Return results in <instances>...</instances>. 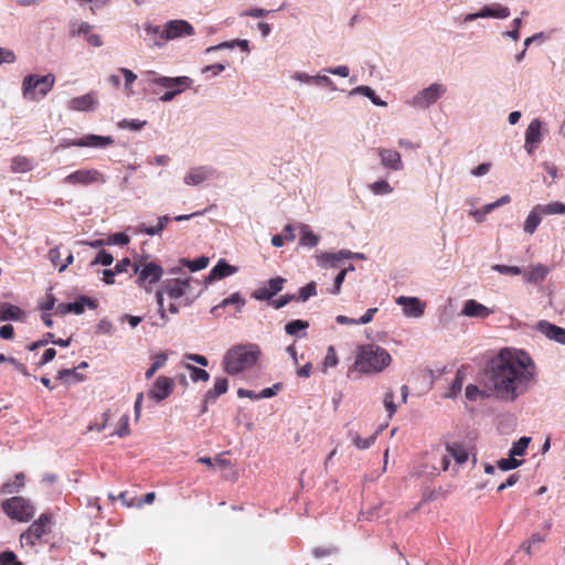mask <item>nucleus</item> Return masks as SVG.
<instances>
[{"mask_svg": "<svg viewBox=\"0 0 565 565\" xmlns=\"http://www.w3.org/2000/svg\"><path fill=\"white\" fill-rule=\"evenodd\" d=\"M482 387H479L476 384H469L466 386L465 396L470 402L484 401L490 397H494V392L492 387L487 385V377L484 373L482 374V380L480 381Z\"/></svg>", "mask_w": 565, "mask_h": 565, "instance_id": "412c9836", "label": "nucleus"}, {"mask_svg": "<svg viewBox=\"0 0 565 565\" xmlns=\"http://www.w3.org/2000/svg\"><path fill=\"white\" fill-rule=\"evenodd\" d=\"M26 313L19 306L9 302L0 303V322L3 321H25Z\"/></svg>", "mask_w": 565, "mask_h": 565, "instance_id": "cd10ccee", "label": "nucleus"}, {"mask_svg": "<svg viewBox=\"0 0 565 565\" xmlns=\"http://www.w3.org/2000/svg\"><path fill=\"white\" fill-rule=\"evenodd\" d=\"M146 88H151L157 85L166 89V93L160 96V102H171L177 95L185 92L193 84V79L189 76H161L153 71L146 73V77L141 82Z\"/></svg>", "mask_w": 565, "mask_h": 565, "instance_id": "20e7f679", "label": "nucleus"}, {"mask_svg": "<svg viewBox=\"0 0 565 565\" xmlns=\"http://www.w3.org/2000/svg\"><path fill=\"white\" fill-rule=\"evenodd\" d=\"M543 218V214L541 213L537 205H535L530 213L527 214L524 224L523 230L526 234L532 235L540 226Z\"/></svg>", "mask_w": 565, "mask_h": 565, "instance_id": "2f4dec72", "label": "nucleus"}, {"mask_svg": "<svg viewBox=\"0 0 565 565\" xmlns=\"http://www.w3.org/2000/svg\"><path fill=\"white\" fill-rule=\"evenodd\" d=\"M111 136H99L94 134L85 135L82 138L70 139L65 141L66 147L96 148L105 149L114 145Z\"/></svg>", "mask_w": 565, "mask_h": 565, "instance_id": "2eb2a0df", "label": "nucleus"}, {"mask_svg": "<svg viewBox=\"0 0 565 565\" xmlns=\"http://www.w3.org/2000/svg\"><path fill=\"white\" fill-rule=\"evenodd\" d=\"M309 328V322L301 319H296L288 322L285 326V331L288 335L296 338H305L307 335V329Z\"/></svg>", "mask_w": 565, "mask_h": 565, "instance_id": "72a5a7b5", "label": "nucleus"}, {"mask_svg": "<svg viewBox=\"0 0 565 565\" xmlns=\"http://www.w3.org/2000/svg\"><path fill=\"white\" fill-rule=\"evenodd\" d=\"M492 269L502 275H521L523 271L519 266H509L503 264H495L492 266Z\"/></svg>", "mask_w": 565, "mask_h": 565, "instance_id": "bf43d9fd", "label": "nucleus"}, {"mask_svg": "<svg viewBox=\"0 0 565 565\" xmlns=\"http://www.w3.org/2000/svg\"><path fill=\"white\" fill-rule=\"evenodd\" d=\"M25 483V476L23 472H19L14 476V480L12 482H4L1 487V493L3 494H12L19 492Z\"/></svg>", "mask_w": 565, "mask_h": 565, "instance_id": "c9c22d12", "label": "nucleus"}, {"mask_svg": "<svg viewBox=\"0 0 565 565\" xmlns=\"http://www.w3.org/2000/svg\"><path fill=\"white\" fill-rule=\"evenodd\" d=\"M230 305H235L236 310L239 312L242 308L245 306V300L241 297L239 292H234L230 297L223 299L218 305L212 308V313H215L218 309L225 308Z\"/></svg>", "mask_w": 565, "mask_h": 565, "instance_id": "ea45409f", "label": "nucleus"}, {"mask_svg": "<svg viewBox=\"0 0 565 565\" xmlns=\"http://www.w3.org/2000/svg\"><path fill=\"white\" fill-rule=\"evenodd\" d=\"M547 128L544 127L540 118H534L530 121L524 136V149L529 154L534 153L542 142L544 134H547Z\"/></svg>", "mask_w": 565, "mask_h": 565, "instance_id": "ddd939ff", "label": "nucleus"}, {"mask_svg": "<svg viewBox=\"0 0 565 565\" xmlns=\"http://www.w3.org/2000/svg\"><path fill=\"white\" fill-rule=\"evenodd\" d=\"M376 153L380 158L383 168L390 171H401L404 169L402 156L398 151L380 147L376 149Z\"/></svg>", "mask_w": 565, "mask_h": 565, "instance_id": "f3484780", "label": "nucleus"}, {"mask_svg": "<svg viewBox=\"0 0 565 565\" xmlns=\"http://www.w3.org/2000/svg\"><path fill=\"white\" fill-rule=\"evenodd\" d=\"M113 262H114L113 255L109 252L102 249L98 252L96 257L90 262V266H96V265L109 266L113 264Z\"/></svg>", "mask_w": 565, "mask_h": 565, "instance_id": "864d4df0", "label": "nucleus"}, {"mask_svg": "<svg viewBox=\"0 0 565 565\" xmlns=\"http://www.w3.org/2000/svg\"><path fill=\"white\" fill-rule=\"evenodd\" d=\"M362 95L367 97L375 106L385 107L386 102L382 100L374 92L373 88L366 85L358 86L349 92V96Z\"/></svg>", "mask_w": 565, "mask_h": 565, "instance_id": "473e14b6", "label": "nucleus"}, {"mask_svg": "<svg viewBox=\"0 0 565 565\" xmlns=\"http://www.w3.org/2000/svg\"><path fill=\"white\" fill-rule=\"evenodd\" d=\"M396 303L403 307V313L408 318H419L424 315L425 303L417 297L399 296Z\"/></svg>", "mask_w": 565, "mask_h": 565, "instance_id": "6ab92c4d", "label": "nucleus"}, {"mask_svg": "<svg viewBox=\"0 0 565 565\" xmlns=\"http://www.w3.org/2000/svg\"><path fill=\"white\" fill-rule=\"evenodd\" d=\"M33 163L31 159L24 156H15L11 160V170L14 173H25L32 170Z\"/></svg>", "mask_w": 565, "mask_h": 565, "instance_id": "4c0bfd02", "label": "nucleus"}, {"mask_svg": "<svg viewBox=\"0 0 565 565\" xmlns=\"http://www.w3.org/2000/svg\"><path fill=\"white\" fill-rule=\"evenodd\" d=\"M168 274L174 277L167 278L162 282L167 296L173 300L186 296L191 290V277L188 276L180 266L169 268Z\"/></svg>", "mask_w": 565, "mask_h": 565, "instance_id": "0eeeda50", "label": "nucleus"}, {"mask_svg": "<svg viewBox=\"0 0 565 565\" xmlns=\"http://www.w3.org/2000/svg\"><path fill=\"white\" fill-rule=\"evenodd\" d=\"M260 354L257 344H237L226 351L222 360V367L231 376L238 375L253 369Z\"/></svg>", "mask_w": 565, "mask_h": 565, "instance_id": "f03ea898", "label": "nucleus"}, {"mask_svg": "<svg viewBox=\"0 0 565 565\" xmlns=\"http://www.w3.org/2000/svg\"><path fill=\"white\" fill-rule=\"evenodd\" d=\"M107 178L104 173L95 168L90 169H78L67 174L63 182L70 185H90L94 183H105Z\"/></svg>", "mask_w": 565, "mask_h": 565, "instance_id": "f8f14e48", "label": "nucleus"}, {"mask_svg": "<svg viewBox=\"0 0 565 565\" xmlns=\"http://www.w3.org/2000/svg\"><path fill=\"white\" fill-rule=\"evenodd\" d=\"M348 436L351 439L352 444L358 449L364 450V449L370 448L374 444V441L377 438V433H374L372 436H370L369 438H365V439L361 438V436L356 431H353V430H350L348 433Z\"/></svg>", "mask_w": 565, "mask_h": 565, "instance_id": "58836bf2", "label": "nucleus"}, {"mask_svg": "<svg viewBox=\"0 0 565 565\" xmlns=\"http://www.w3.org/2000/svg\"><path fill=\"white\" fill-rule=\"evenodd\" d=\"M492 313V309L478 302L475 299L466 300L461 309V315L469 318L486 319Z\"/></svg>", "mask_w": 565, "mask_h": 565, "instance_id": "393cba45", "label": "nucleus"}, {"mask_svg": "<svg viewBox=\"0 0 565 565\" xmlns=\"http://www.w3.org/2000/svg\"><path fill=\"white\" fill-rule=\"evenodd\" d=\"M119 72L124 75L125 78V90L128 96L134 94L131 85L137 79V75L129 68L120 67Z\"/></svg>", "mask_w": 565, "mask_h": 565, "instance_id": "603ef678", "label": "nucleus"}, {"mask_svg": "<svg viewBox=\"0 0 565 565\" xmlns=\"http://www.w3.org/2000/svg\"><path fill=\"white\" fill-rule=\"evenodd\" d=\"M550 273V268L545 265L537 264L532 266L527 270L523 271V276L529 284H540L542 282Z\"/></svg>", "mask_w": 565, "mask_h": 565, "instance_id": "c756f323", "label": "nucleus"}, {"mask_svg": "<svg viewBox=\"0 0 565 565\" xmlns=\"http://www.w3.org/2000/svg\"><path fill=\"white\" fill-rule=\"evenodd\" d=\"M209 257L200 256L193 260L181 258L179 260V264L189 268L190 271H199L201 269H204L209 265Z\"/></svg>", "mask_w": 565, "mask_h": 565, "instance_id": "37998d69", "label": "nucleus"}, {"mask_svg": "<svg viewBox=\"0 0 565 565\" xmlns=\"http://www.w3.org/2000/svg\"><path fill=\"white\" fill-rule=\"evenodd\" d=\"M522 463L521 460L515 459V457L509 456V458H502L498 461V467L502 471H509L516 469Z\"/></svg>", "mask_w": 565, "mask_h": 565, "instance_id": "5fc2aeb1", "label": "nucleus"}, {"mask_svg": "<svg viewBox=\"0 0 565 565\" xmlns=\"http://www.w3.org/2000/svg\"><path fill=\"white\" fill-rule=\"evenodd\" d=\"M130 435L129 428V416L124 414L119 419V428L111 434V436H118L120 438Z\"/></svg>", "mask_w": 565, "mask_h": 565, "instance_id": "13d9d810", "label": "nucleus"}, {"mask_svg": "<svg viewBox=\"0 0 565 565\" xmlns=\"http://www.w3.org/2000/svg\"><path fill=\"white\" fill-rule=\"evenodd\" d=\"M300 238L299 245L308 248L316 247L320 242V236L315 234L309 225L300 224Z\"/></svg>", "mask_w": 565, "mask_h": 565, "instance_id": "7c9ffc66", "label": "nucleus"}, {"mask_svg": "<svg viewBox=\"0 0 565 565\" xmlns=\"http://www.w3.org/2000/svg\"><path fill=\"white\" fill-rule=\"evenodd\" d=\"M292 300H295V295L286 294L280 296L278 299L269 300V305L275 309H280Z\"/></svg>", "mask_w": 565, "mask_h": 565, "instance_id": "338daca9", "label": "nucleus"}, {"mask_svg": "<svg viewBox=\"0 0 565 565\" xmlns=\"http://www.w3.org/2000/svg\"><path fill=\"white\" fill-rule=\"evenodd\" d=\"M218 178V172L211 166H198L191 168L184 175L183 182L189 186H199L204 182Z\"/></svg>", "mask_w": 565, "mask_h": 565, "instance_id": "4468645a", "label": "nucleus"}, {"mask_svg": "<svg viewBox=\"0 0 565 565\" xmlns=\"http://www.w3.org/2000/svg\"><path fill=\"white\" fill-rule=\"evenodd\" d=\"M227 388H228V381L226 377H216L215 381H214V386L209 390L205 395H204V399H203V409L202 412H206L207 409V404L210 403H214L218 396L225 394L227 392Z\"/></svg>", "mask_w": 565, "mask_h": 565, "instance_id": "bb28decb", "label": "nucleus"}, {"mask_svg": "<svg viewBox=\"0 0 565 565\" xmlns=\"http://www.w3.org/2000/svg\"><path fill=\"white\" fill-rule=\"evenodd\" d=\"M286 279L275 277L268 280L266 286L258 287L252 292V297L256 300H271L274 296L280 292L284 288Z\"/></svg>", "mask_w": 565, "mask_h": 565, "instance_id": "a211bd4d", "label": "nucleus"}, {"mask_svg": "<svg viewBox=\"0 0 565 565\" xmlns=\"http://www.w3.org/2000/svg\"><path fill=\"white\" fill-rule=\"evenodd\" d=\"M174 381L171 377L159 376L156 379L151 390L149 391V397L161 402L166 399L173 391Z\"/></svg>", "mask_w": 565, "mask_h": 565, "instance_id": "aec40b11", "label": "nucleus"}, {"mask_svg": "<svg viewBox=\"0 0 565 565\" xmlns=\"http://www.w3.org/2000/svg\"><path fill=\"white\" fill-rule=\"evenodd\" d=\"M384 407L388 414V417L391 418L395 412H396V405L394 403V392L392 390H388L384 395Z\"/></svg>", "mask_w": 565, "mask_h": 565, "instance_id": "680f3d73", "label": "nucleus"}, {"mask_svg": "<svg viewBox=\"0 0 565 565\" xmlns=\"http://www.w3.org/2000/svg\"><path fill=\"white\" fill-rule=\"evenodd\" d=\"M129 242H130V237L126 233L119 232V233H115V234L108 236L106 244L107 245L126 246L129 244Z\"/></svg>", "mask_w": 565, "mask_h": 565, "instance_id": "4d7b16f0", "label": "nucleus"}, {"mask_svg": "<svg viewBox=\"0 0 565 565\" xmlns=\"http://www.w3.org/2000/svg\"><path fill=\"white\" fill-rule=\"evenodd\" d=\"M238 271L236 266L230 265L224 258H221L215 266L210 270L205 278V285H209L215 280H221L228 276H232Z\"/></svg>", "mask_w": 565, "mask_h": 565, "instance_id": "b1692460", "label": "nucleus"}, {"mask_svg": "<svg viewBox=\"0 0 565 565\" xmlns=\"http://www.w3.org/2000/svg\"><path fill=\"white\" fill-rule=\"evenodd\" d=\"M185 369L190 372V379L194 383L199 381L206 382L210 379V374L203 369L196 367L192 364H185Z\"/></svg>", "mask_w": 565, "mask_h": 565, "instance_id": "09e8293b", "label": "nucleus"}, {"mask_svg": "<svg viewBox=\"0 0 565 565\" xmlns=\"http://www.w3.org/2000/svg\"><path fill=\"white\" fill-rule=\"evenodd\" d=\"M134 274L137 276L136 284L139 288L150 292L154 285H157L164 270L161 265L150 260L149 256H142L132 264Z\"/></svg>", "mask_w": 565, "mask_h": 565, "instance_id": "39448f33", "label": "nucleus"}, {"mask_svg": "<svg viewBox=\"0 0 565 565\" xmlns=\"http://www.w3.org/2000/svg\"><path fill=\"white\" fill-rule=\"evenodd\" d=\"M194 34V28L185 20H170L168 21L161 33V41L154 39L153 45L161 47L168 41H173L182 38H188Z\"/></svg>", "mask_w": 565, "mask_h": 565, "instance_id": "9d476101", "label": "nucleus"}, {"mask_svg": "<svg viewBox=\"0 0 565 565\" xmlns=\"http://www.w3.org/2000/svg\"><path fill=\"white\" fill-rule=\"evenodd\" d=\"M392 362L390 353L376 344L362 345L355 356V367L365 374L382 372Z\"/></svg>", "mask_w": 565, "mask_h": 565, "instance_id": "7ed1b4c3", "label": "nucleus"}, {"mask_svg": "<svg viewBox=\"0 0 565 565\" xmlns=\"http://www.w3.org/2000/svg\"><path fill=\"white\" fill-rule=\"evenodd\" d=\"M0 565H23L17 559L13 552L7 551L0 554Z\"/></svg>", "mask_w": 565, "mask_h": 565, "instance_id": "69168bd1", "label": "nucleus"}, {"mask_svg": "<svg viewBox=\"0 0 565 565\" xmlns=\"http://www.w3.org/2000/svg\"><path fill=\"white\" fill-rule=\"evenodd\" d=\"M55 84V76L52 73L45 75L28 74L22 81V96L26 100H36L38 97H45Z\"/></svg>", "mask_w": 565, "mask_h": 565, "instance_id": "423d86ee", "label": "nucleus"}, {"mask_svg": "<svg viewBox=\"0 0 565 565\" xmlns=\"http://www.w3.org/2000/svg\"><path fill=\"white\" fill-rule=\"evenodd\" d=\"M535 329L548 340L565 345V328L553 324L546 320H541L536 323Z\"/></svg>", "mask_w": 565, "mask_h": 565, "instance_id": "5701e85b", "label": "nucleus"}, {"mask_svg": "<svg viewBox=\"0 0 565 565\" xmlns=\"http://www.w3.org/2000/svg\"><path fill=\"white\" fill-rule=\"evenodd\" d=\"M98 105L96 94L90 92L70 99L67 107L73 111H93L97 109Z\"/></svg>", "mask_w": 565, "mask_h": 565, "instance_id": "4be33fe9", "label": "nucleus"}, {"mask_svg": "<svg viewBox=\"0 0 565 565\" xmlns=\"http://www.w3.org/2000/svg\"><path fill=\"white\" fill-rule=\"evenodd\" d=\"M446 451L457 465L465 463L469 458V451L467 447L459 441H452L446 444Z\"/></svg>", "mask_w": 565, "mask_h": 565, "instance_id": "c85d7f7f", "label": "nucleus"}, {"mask_svg": "<svg viewBox=\"0 0 565 565\" xmlns=\"http://www.w3.org/2000/svg\"><path fill=\"white\" fill-rule=\"evenodd\" d=\"M352 252L349 249H341L337 253L322 252L316 255L317 263L320 267H332L337 268L345 257L351 256Z\"/></svg>", "mask_w": 565, "mask_h": 565, "instance_id": "a878e982", "label": "nucleus"}, {"mask_svg": "<svg viewBox=\"0 0 565 565\" xmlns=\"http://www.w3.org/2000/svg\"><path fill=\"white\" fill-rule=\"evenodd\" d=\"M531 441V437H521L516 441L512 444V447L509 450V456L516 457L523 456L526 451V448Z\"/></svg>", "mask_w": 565, "mask_h": 565, "instance_id": "49530a36", "label": "nucleus"}, {"mask_svg": "<svg viewBox=\"0 0 565 565\" xmlns=\"http://www.w3.org/2000/svg\"><path fill=\"white\" fill-rule=\"evenodd\" d=\"M326 75L331 74L340 77H348L350 75V68L347 65H339L337 67H328L322 70Z\"/></svg>", "mask_w": 565, "mask_h": 565, "instance_id": "0e129e2a", "label": "nucleus"}, {"mask_svg": "<svg viewBox=\"0 0 565 565\" xmlns=\"http://www.w3.org/2000/svg\"><path fill=\"white\" fill-rule=\"evenodd\" d=\"M143 29L146 33L152 38V42L154 39H157V41H161V33L163 28L159 25H152L151 23L147 22L145 23Z\"/></svg>", "mask_w": 565, "mask_h": 565, "instance_id": "774afa93", "label": "nucleus"}, {"mask_svg": "<svg viewBox=\"0 0 565 565\" xmlns=\"http://www.w3.org/2000/svg\"><path fill=\"white\" fill-rule=\"evenodd\" d=\"M291 79L299 82L300 84L324 87L331 92L337 90L333 81L328 75L321 73H318L316 75H309L306 72L296 71L291 74Z\"/></svg>", "mask_w": 565, "mask_h": 565, "instance_id": "dca6fc26", "label": "nucleus"}, {"mask_svg": "<svg viewBox=\"0 0 565 565\" xmlns=\"http://www.w3.org/2000/svg\"><path fill=\"white\" fill-rule=\"evenodd\" d=\"M0 362L1 363H10L11 366H13L23 376H30V373L28 372L26 366L23 363L19 362L13 356H7L6 354L1 353L0 354Z\"/></svg>", "mask_w": 565, "mask_h": 565, "instance_id": "3c124183", "label": "nucleus"}, {"mask_svg": "<svg viewBox=\"0 0 565 565\" xmlns=\"http://www.w3.org/2000/svg\"><path fill=\"white\" fill-rule=\"evenodd\" d=\"M3 512L12 520L26 522L31 520L35 513V508L30 500L23 497H12L1 504Z\"/></svg>", "mask_w": 565, "mask_h": 565, "instance_id": "1a4fd4ad", "label": "nucleus"}, {"mask_svg": "<svg viewBox=\"0 0 565 565\" xmlns=\"http://www.w3.org/2000/svg\"><path fill=\"white\" fill-rule=\"evenodd\" d=\"M51 516L46 513L40 515L25 532L20 536L22 546H35L36 543L41 542L43 536L50 531Z\"/></svg>", "mask_w": 565, "mask_h": 565, "instance_id": "9b49d317", "label": "nucleus"}, {"mask_svg": "<svg viewBox=\"0 0 565 565\" xmlns=\"http://www.w3.org/2000/svg\"><path fill=\"white\" fill-rule=\"evenodd\" d=\"M147 125L146 120L140 119H122L117 124L120 129H129L132 131H139Z\"/></svg>", "mask_w": 565, "mask_h": 565, "instance_id": "8fccbe9b", "label": "nucleus"}, {"mask_svg": "<svg viewBox=\"0 0 565 565\" xmlns=\"http://www.w3.org/2000/svg\"><path fill=\"white\" fill-rule=\"evenodd\" d=\"M369 189L374 195H388L394 191V188L384 179L371 183Z\"/></svg>", "mask_w": 565, "mask_h": 565, "instance_id": "c03bdc74", "label": "nucleus"}, {"mask_svg": "<svg viewBox=\"0 0 565 565\" xmlns=\"http://www.w3.org/2000/svg\"><path fill=\"white\" fill-rule=\"evenodd\" d=\"M463 379H465V371L463 369H458L455 375V379L452 380L449 391L445 394L447 398H456L463 386Z\"/></svg>", "mask_w": 565, "mask_h": 565, "instance_id": "e433bc0d", "label": "nucleus"}, {"mask_svg": "<svg viewBox=\"0 0 565 565\" xmlns=\"http://www.w3.org/2000/svg\"><path fill=\"white\" fill-rule=\"evenodd\" d=\"M447 93L446 85L435 82L416 93L408 105L415 109L427 110Z\"/></svg>", "mask_w": 565, "mask_h": 565, "instance_id": "6e6552de", "label": "nucleus"}, {"mask_svg": "<svg viewBox=\"0 0 565 565\" xmlns=\"http://www.w3.org/2000/svg\"><path fill=\"white\" fill-rule=\"evenodd\" d=\"M93 26L88 22H74L72 23L71 33L72 35H88L92 31Z\"/></svg>", "mask_w": 565, "mask_h": 565, "instance_id": "052dcab7", "label": "nucleus"}, {"mask_svg": "<svg viewBox=\"0 0 565 565\" xmlns=\"http://www.w3.org/2000/svg\"><path fill=\"white\" fill-rule=\"evenodd\" d=\"M540 209L543 216L545 215H564L565 214V203L554 201L547 204H536Z\"/></svg>", "mask_w": 565, "mask_h": 565, "instance_id": "79ce46f5", "label": "nucleus"}, {"mask_svg": "<svg viewBox=\"0 0 565 565\" xmlns=\"http://www.w3.org/2000/svg\"><path fill=\"white\" fill-rule=\"evenodd\" d=\"M483 13L484 18H492V19H507L510 17L511 12L510 9L507 6L494 3L491 6H483Z\"/></svg>", "mask_w": 565, "mask_h": 565, "instance_id": "f704fd0d", "label": "nucleus"}, {"mask_svg": "<svg viewBox=\"0 0 565 565\" xmlns=\"http://www.w3.org/2000/svg\"><path fill=\"white\" fill-rule=\"evenodd\" d=\"M338 364V355L333 347H329L324 356V369L334 367Z\"/></svg>", "mask_w": 565, "mask_h": 565, "instance_id": "e2e57ef3", "label": "nucleus"}, {"mask_svg": "<svg viewBox=\"0 0 565 565\" xmlns=\"http://www.w3.org/2000/svg\"><path fill=\"white\" fill-rule=\"evenodd\" d=\"M317 295V284L316 281H310L306 286L301 287L297 295H295V300L298 302H306L310 297Z\"/></svg>", "mask_w": 565, "mask_h": 565, "instance_id": "a18cd8bd", "label": "nucleus"}, {"mask_svg": "<svg viewBox=\"0 0 565 565\" xmlns=\"http://www.w3.org/2000/svg\"><path fill=\"white\" fill-rule=\"evenodd\" d=\"M167 360V353L157 354L153 359L151 366L145 373L146 379H151L154 375V373L166 364Z\"/></svg>", "mask_w": 565, "mask_h": 565, "instance_id": "de8ad7c7", "label": "nucleus"}, {"mask_svg": "<svg viewBox=\"0 0 565 565\" xmlns=\"http://www.w3.org/2000/svg\"><path fill=\"white\" fill-rule=\"evenodd\" d=\"M484 375L497 399L513 403L536 383V366L525 351L504 348L489 360Z\"/></svg>", "mask_w": 565, "mask_h": 565, "instance_id": "f257e3e1", "label": "nucleus"}, {"mask_svg": "<svg viewBox=\"0 0 565 565\" xmlns=\"http://www.w3.org/2000/svg\"><path fill=\"white\" fill-rule=\"evenodd\" d=\"M70 305L71 312H74L75 315H82L85 310V307H88L90 309H96L97 307L96 300L87 296H81L76 301L70 302Z\"/></svg>", "mask_w": 565, "mask_h": 565, "instance_id": "a19ab883", "label": "nucleus"}, {"mask_svg": "<svg viewBox=\"0 0 565 565\" xmlns=\"http://www.w3.org/2000/svg\"><path fill=\"white\" fill-rule=\"evenodd\" d=\"M68 377H73L75 382H83L84 381V376L77 372V370L74 367V369H63L61 371H58L57 373V379L61 380V381H67Z\"/></svg>", "mask_w": 565, "mask_h": 565, "instance_id": "6e6d98bb", "label": "nucleus"}]
</instances>
